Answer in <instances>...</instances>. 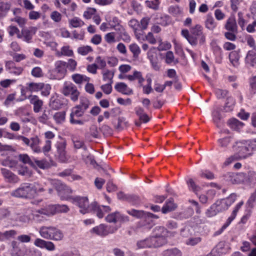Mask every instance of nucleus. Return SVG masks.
Segmentation results:
<instances>
[{"instance_id":"16","label":"nucleus","mask_w":256,"mask_h":256,"mask_svg":"<svg viewBox=\"0 0 256 256\" xmlns=\"http://www.w3.org/2000/svg\"><path fill=\"white\" fill-rule=\"evenodd\" d=\"M66 144L65 141L58 142L56 144L57 152L58 154L59 159L62 162H65L66 160Z\"/></svg>"},{"instance_id":"31","label":"nucleus","mask_w":256,"mask_h":256,"mask_svg":"<svg viewBox=\"0 0 256 256\" xmlns=\"http://www.w3.org/2000/svg\"><path fill=\"white\" fill-rule=\"evenodd\" d=\"M31 188L32 198L39 193L44 191L43 186L38 183L31 184Z\"/></svg>"},{"instance_id":"28","label":"nucleus","mask_w":256,"mask_h":256,"mask_svg":"<svg viewBox=\"0 0 256 256\" xmlns=\"http://www.w3.org/2000/svg\"><path fill=\"white\" fill-rule=\"evenodd\" d=\"M217 26L214 18L211 16H208L205 21V26L210 30H214Z\"/></svg>"},{"instance_id":"59","label":"nucleus","mask_w":256,"mask_h":256,"mask_svg":"<svg viewBox=\"0 0 256 256\" xmlns=\"http://www.w3.org/2000/svg\"><path fill=\"white\" fill-rule=\"evenodd\" d=\"M50 18L55 22H60L62 18V15L58 11L54 10L50 14Z\"/></svg>"},{"instance_id":"26","label":"nucleus","mask_w":256,"mask_h":256,"mask_svg":"<svg viewBox=\"0 0 256 256\" xmlns=\"http://www.w3.org/2000/svg\"><path fill=\"white\" fill-rule=\"evenodd\" d=\"M228 124L232 130H238L242 128L244 124L236 118H232L228 121Z\"/></svg>"},{"instance_id":"53","label":"nucleus","mask_w":256,"mask_h":256,"mask_svg":"<svg viewBox=\"0 0 256 256\" xmlns=\"http://www.w3.org/2000/svg\"><path fill=\"white\" fill-rule=\"evenodd\" d=\"M18 174L20 175L30 177L32 176V172L26 166H22L18 169Z\"/></svg>"},{"instance_id":"3","label":"nucleus","mask_w":256,"mask_h":256,"mask_svg":"<svg viewBox=\"0 0 256 256\" xmlns=\"http://www.w3.org/2000/svg\"><path fill=\"white\" fill-rule=\"evenodd\" d=\"M38 232L40 236L46 240L59 242L64 238L62 230L53 226H42L40 228Z\"/></svg>"},{"instance_id":"21","label":"nucleus","mask_w":256,"mask_h":256,"mask_svg":"<svg viewBox=\"0 0 256 256\" xmlns=\"http://www.w3.org/2000/svg\"><path fill=\"white\" fill-rule=\"evenodd\" d=\"M110 29L118 32L123 31L124 26L120 24L121 21L116 17H113L108 21Z\"/></svg>"},{"instance_id":"47","label":"nucleus","mask_w":256,"mask_h":256,"mask_svg":"<svg viewBox=\"0 0 256 256\" xmlns=\"http://www.w3.org/2000/svg\"><path fill=\"white\" fill-rule=\"evenodd\" d=\"M70 24L73 28L81 27L84 24V22L78 17H74L70 20Z\"/></svg>"},{"instance_id":"12","label":"nucleus","mask_w":256,"mask_h":256,"mask_svg":"<svg viewBox=\"0 0 256 256\" xmlns=\"http://www.w3.org/2000/svg\"><path fill=\"white\" fill-rule=\"evenodd\" d=\"M111 210L112 209L109 206H98L96 202L91 203V212L96 214L100 218L104 217V212H108Z\"/></svg>"},{"instance_id":"55","label":"nucleus","mask_w":256,"mask_h":256,"mask_svg":"<svg viewBox=\"0 0 256 256\" xmlns=\"http://www.w3.org/2000/svg\"><path fill=\"white\" fill-rule=\"evenodd\" d=\"M103 80L104 81L108 80L109 82L112 83V79L114 76V72L108 70H104L102 72Z\"/></svg>"},{"instance_id":"64","label":"nucleus","mask_w":256,"mask_h":256,"mask_svg":"<svg viewBox=\"0 0 256 256\" xmlns=\"http://www.w3.org/2000/svg\"><path fill=\"white\" fill-rule=\"evenodd\" d=\"M92 50V48L88 46H81L78 48V52L80 54L84 56L87 54Z\"/></svg>"},{"instance_id":"10","label":"nucleus","mask_w":256,"mask_h":256,"mask_svg":"<svg viewBox=\"0 0 256 256\" xmlns=\"http://www.w3.org/2000/svg\"><path fill=\"white\" fill-rule=\"evenodd\" d=\"M226 180L232 184H239L244 182L246 178V174L244 172H228L224 176Z\"/></svg>"},{"instance_id":"1","label":"nucleus","mask_w":256,"mask_h":256,"mask_svg":"<svg viewBox=\"0 0 256 256\" xmlns=\"http://www.w3.org/2000/svg\"><path fill=\"white\" fill-rule=\"evenodd\" d=\"M57 190L61 200H69L74 204L78 206L81 214H84L91 212V204H89L87 197L69 196L68 194L72 193L71 190L68 186L63 184H61L58 188Z\"/></svg>"},{"instance_id":"43","label":"nucleus","mask_w":256,"mask_h":256,"mask_svg":"<svg viewBox=\"0 0 256 256\" xmlns=\"http://www.w3.org/2000/svg\"><path fill=\"white\" fill-rule=\"evenodd\" d=\"M54 209V214L56 212H67L69 211L68 207L65 204L52 205Z\"/></svg>"},{"instance_id":"60","label":"nucleus","mask_w":256,"mask_h":256,"mask_svg":"<svg viewBox=\"0 0 256 256\" xmlns=\"http://www.w3.org/2000/svg\"><path fill=\"white\" fill-rule=\"evenodd\" d=\"M50 112L44 110L42 114L38 118V120L42 124H45L49 119Z\"/></svg>"},{"instance_id":"63","label":"nucleus","mask_w":256,"mask_h":256,"mask_svg":"<svg viewBox=\"0 0 256 256\" xmlns=\"http://www.w3.org/2000/svg\"><path fill=\"white\" fill-rule=\"evenodd\" d=\"M73 143L74 148L76 149L82 148L86 150V146H84V142L82 140H78L76 138H74Z\"/></svg>"},{"instance_id":"4","label":"nucleus","mask_w":256,"mask_h":256,"mask_svg":"<svg viewBox=\"0 0 256 256\" xmlns=\"http://www.w3.org/2000/svg\"><path fill=\"white\" fill-rule=\"evenodd\" d=\"M16 139L22 142L26 146H30L31 150L36 153H40L42 152V148L40 146V138L36 136L30 138H28L22 136H17Z\"/></svg>"},{"instance_id":"19","label":"nucleus","mask_w":256,"mask_h":256,"mask_svg":"<svg viewBox=\"0 0 256 256\" xmlns=\"http://www.w3.org/2000/svg\"><path fill=\"white\" fill-rule=\"evenodd\" d=\"M114 88L119 92L125 95H130L133 94L132 88L128 86L124 82H118L114 86Z\"/></svg>"},{"instance_id":"24","label":"nucleus","mask_w":256,"mask_h":256,"mask_svg":"<svg viewBox=\"0 0 256 256\" xmlns=\"http://www.w3.org/2000/svg\"><path fill=\"white\" fill-rule=\"evenodd\" d=\"M176 207L172 198L168 200L162 208V211L163 214H166L174 210Z\"/></svg>"},{"instance_id":"9","label":"nucleus","mask_w":256,"mask_h":256,"mask_svg":"<svg viewBox=\"0 0 256 256\" xmlns=\"http://www.w3.org/2000/svg\"><path fill=\"white\" fill-rule=\"evenodd\" d=\"M105 220L109 223L118 222L121 224L128 222L130 218L128 216L116 211L108 214L105 218Z\"/></svg>"},{"instance_id":"33","label":"nucleus","mask_w":256,"mask_h":256,"mask_svg":"<svg viewBox=\"0 0 256 256\" xmlns=\"http://www.w3.org/2000/svg\"><path fill=\"white\" fill-rule=\"evenodd\" d=\"M246 174V178L244 182L251 185H256V172L254 171H249Z\"/></svg>"},{"instance_id":"41","label":"nucleus","mask_w":256,"mask_h":256,"mask_svg":"<svg viewBox=\"0 0 256 256\" xmlns=\"http://www.w3.org/2000/svg\"><path fill=\"white\" fill-rule=\"evenodd\" d=\"M202 241V238L200 236H190L185 241L186 244L190 246H194Z\"/></svg>"},{"instance_id":"58","label":"nucleus","mask_w":256,"mask_h":256,"mask_svg":"<svg viewBox=\"0 0 256 256\" xmlns=\"http://www.w3.org/2000/svg\"><path fill=\"white\" fill-rule=\"evenodd\" d=\"M187 183L190 190L193 191L196 194L200 190V188L199 186H196L194 181L192 179H190L188 181Z\"/></svg>"},{"instance_id":"38","label":"nucleus","mask_w":256,"mask_h":256,"mask_svg":"<svg viewBox=\"0 0 256 256\" xmlns=\"http://www.w3.org/2000/svg\"><path fill=\"white\" fill-rule=\"evenodd\" d=\"M0 234L1 236V242H3L10 238H14L17 234V232L14 230H10L6 231L4 232H0Z\"/></svg>"},{"instance_id":"54","label":"nucleus","mask_w":256,"mask_h":256,"mask_svg":"<svg viewBox=\"0 0 256 256\" xmlns=\"http://www.w3.org/2000/svg\"><path fill=\"white\" fill-rule=\"evenodd\" d=\"M235 104V100L232 98H228L224 106L226 112H229L232 110Z\"/></svg>"},{"instance_id":"15","label":"nucleus","mask_w":256,"mask_h":256,"mask_svg":"<svg viewBox=\"0 0 256 256\" xmlns=\"http://www.w3.org/2000/svg\"><path fill=\"white\" fill-rule=\"evenodd\" d=\"M36 30L35 27L30 28V30L28 29H23L22 30V34H18V38H22L23 40L30 42L32 38V32L34 34Z\"/></svg>"},{"instance_id":"61","label":"nucleus","mask_w":256,"mask_h":256,"mask_svg":"<svg viewBox=\"0 0 256 256\" xmlns=\"http://www.w3.org/2000/svg\"><path fill=\"white\" fill-rule=\"evenodd\" d=\"M10 6L8 3H3L0 6V17H4L10 10Z\"/></svg>"},{"instance_id":"17","label":"nucleus","mask_w":256,"mask_h":256,"mask_svg":"<svg viewBox=\"0 0 256 256\" xmlns=\"http://www.w3.org/2000/svg\"><path fill=\"white\" fill-rule=\"evenodd\" d=\"M54 214V211L52 205H48L44 208H41L36 210L34 214V216L40 217L41 216H50Z\"/></svg>"},{"instance_id":"48","label":"nucleus","mask_w":256,"mask_h":256,"mask_svg":"<svg viewBox=\"0 0 256 256\" xmlns=\"http://www.w3.org/2000/svg\"><path fill=\"white\" fill-rule=\"evenodd\" d=\"M214 204L216 206L219 212L226 210L228 208L226 202L222 200L216 201Z\"/></svg>"},{"instance_id":"57","label":"nucleus","mask_w":256,"mask_h":256,"mask_svg":"<svg viewBox=\"0 0 256 256\" xmlns=\"http://www.w3.org/2000/svg\"><path fill=\"white\" fill-rule=\"evenodd\" d=\"M96 12V10L95 8H88L84 12L83 16L86 19H90L95 14Z\"/></svg>"},{"instance_id":"30","label":"nucleus","mask_w":256,"mask_h":256,"mask_svg":"<svg viewBox=\"0 0 256 256\" xmlns=\"http://www.w3.org/2000/svg\"><path fill=\"white\" fill-rule=\"evenodd\" d=\"M72 80L77 84H82L84 82H88L90 78L80 74H74L72 76Z\"/></svg>"},{"instance_id":"2","label":"nucleus","mask_w":256,"mask_h":256,"mask_svg":"<svg viewBox=\"0 0 256 256\" xmlns=\"http://www.w3.org/2000/svg\"><path fill=\"white\" fill-rule=\"evenodd\" d=\"M90 105V101L87 98L84 97L80 98V104L72 108L70 118V124L79 125L84 124V121L78 120L77 118L82 117L84 114L86 110L88 108Z\"/></svg>"},{"instance_id":"14","label":"nucleus","mask_w":256,"mask_h":256,"mask_svg":"<svg viewBox=\"0 0 256 256\" xmlns=\"http://www.w3.org/2000/svg\"><path fill=\"white\" fill-rule=\"evenodd\" d=\"M28 99L30 102L34 106L33 110L34 112L38 113L42 110L43 101L38 96L30 95L28 96Z\"/></svg>"},{"instance_id":"27","label":"nucleus","mask_w":256,"mask_h":256,"mask_svg":"<svg viewBox=\"0 0 256 256\" xmlns=\"http://www.w3.org/2000/svg\"><path fill=\"white\" fill-rule=\"evenodd\" d=\"M182 35L186 38L188 42L192 46L197 44V38L190 34L189 32L187 30H182L181 32Z\"/></svg>"},{"instance_id":"36","label":"nucleus","mask_w":256,"mask_h":256,"mask_svg":"<svg viewBox=\"0 0 256 256\" xmlns=\"http://www.w3.org/2000/svg\"><path fill=\"white\" fill-rule=\"evenodd\" d=\"M164 256H182V252L176 248L168 249L163 252Z\"/></svg>"},{"instance_id":"44","label":"nucleus","mask_w":256,"mask_h":256,"mask_svg":"<svg viewBox=\"0 0 256 256\" xmlns=\"http://www.w3.org/2000/svg\"><path fill=\"white\" fill-rule=\"evenodd\" d=\"M232 140V137L226 136L224 138L218 139V142L220 147L223 148H228Z\"/></svg>"},{"instance_id":"18","label":"nucleus","mask_w":256,"mask_h":256,"mask_svg":"<svg viewBox=\"0 0 256 256\" xmlns=\"http://www.w3.org/2000/svg\"><path fill=\"white\" fill-rule=\"evenodd\" d=\"M1 172L4 178L6 179L8 182L17 183L19 181L18 177L10 170L4 168L1 169Z\"/></svg>"},{"instance_id":"46","label":"nucleus","mask_w":256,"mask_h":256,"mask_svg":"<svg viewBox=\"0 0 256 256\" xmlns=\"http://www.w3.org/2000/svg\"><path fill=\"white\" fill-rule=\"evenodd\" d=\"M219 213L218 210L215 205L214 203L212 204L210 207L206 212V214L208 217L210 218L216 216Z\"/></svg>"},{"instance_id":"56","label":"nucleus","mask_w":256,"mask_h":256,"mask_svg":"<svg viewBox=\"0 0 256 256\" xmlns=\"http://www.w3.org/2000/svg\"><path fill=\"white\" fill-rule=\"evenodd\" d=\"M213 120L218 127L220 126L221 116L218 110H214L212 112Z\"/></svg>"},{"instance_id":"40","label":"nucleus","mask_w":256,"mask_h":256,"mask_svg":"<svg viewBox=\"0 0 256 256\" xmlns=\"http://www.w3.org/2000/svg\"><path fill=\"white\" fill-rule=\"evenodd\" d=\"M156 48L155 47L151 48L148 52V58L150 60L152 64H154L156 59Z\"/></svg>"},{"instance_id":"13","label":"nucleus","mask_w":256,"mask_h":256,"mask_svg":"<svg viewBox=\"0 0 256 256\" xmlns=\"http://www.w3.org/2000/svg\"><path fill=\"white\" fill-rule=\"evenodd\" d=\"M34 244L41 248H46L49 251H53L55 250L54 244L51 241H46L40 238H37L34 242Z\"/></svg>"},{"instance_id":"22","label":"nucleus","mask_w":256,"mask_h":256,"mask_svg":"<svg viewBox=\"0 0 256 256\" xmlns=\"http://www.w3.org/2000/svg\"><path fill=\"white\" fill-rule=\"evenodd\" d=\"M44 86L42 82H28L26 84V90L30 92H38L41 90Z\"/></svg>"},{"instance_id":"20","label":"nucleus","mask_w":256,"mask_h":256,"mask_svg":"<svg viewBox=\"0 0 256 256\" xmlns=\"http://www.w3.org/2000/svg\"><path fill=\"white\" fill-rule=\"evenodd\" d=\"M168 232V230L164 226H156L152 230V235L157 238H162L166 240V234Z\"/></svg>"},{"instance_id":"8","label":"nucleus","mask_w":256,"mask_h":256,"mask_svg":"<svg viewBox=\"0 0 256 256\" xmlns=\"http://www.w3.org/2000/svg\"><path fill=\"white\" fill-rule=\"evenodd\" d=\"M118 230L116 226H112L104 224L100 225L93 228L90 232L100 236H105L110 234H113Z\"/></svg>"},{"instance_id":"52","label":"nucleus","mask_w":256,"mask_h":256,"mask_svg":"<svg viewBox=\"0 0 256 256\" xmlns=\"http://www.w3.org/2000/svg\"><path fill=\"white\" fill-rule=\"evenodd\" d=\"M104 38L108 44L114 43L116 42V33L114 32H108L105 34Z\"/></svg>"},{"instance_id":"29","label":"nucleus","mask_w":256,"mask_h":256,"mask_svg":"<svg viewBox=\"0 0 256 256\" xmlns=\"http://www.w3.org/2000/svg\"><path fill=\"white\" fill-rule=\"evenodd\" d=\"M6 69L10 74L18 75L22 72L23 68L19 65H6Z\"/></svg>"},{"instance_id":"23","label":"nucleus","mask_w":256,"mask_h":256,"mask_svg":"<svg viewBox=\"0 0 256 256\" xmlns=\"http://www.w3.org/2000/svg\"><path fill=\"white\" fill-rule=\"evenodd\" d=\"M224 27L228 31L232 32H237L238 26L236 21L233 17H230L227 20Z\"/></svg>"},{"instance_id":"35","label":"nucleus","mask_w":256,"mask_h":256,"mask_svg":"<svg viewBox=\"0 0 256 256\" xmlns=\"http://www.w3.org/2000/svg\"><path fill=\"white\" fill-rule=\"evenodd\" d=\"M193 232L194 230L190 226H185L180 230V236L184 238H188L192 236Z\"/></svg>"},{"instance_id":"34","label":"nucleus","mask_w":256,"mask_h":256,"mask_svg":"<svg viewBox=\"0 0 256 256\" xmlns=\"http://www.w3.org/2000/svg\"><path fill=\"white\" fill-rule=\"evenodd\" d=\"M53 118L57 124H62L65 121L66 112L62 111L56 112L53 116Z\"/></svg>"},{"instance_id":"32","label":"nucleus","mask_w":256,"mask_h":256,"mask_svg":"<svg viewBox=\"0 0 256 256\" xmlns=\"http://www.w3.org/2000/svg\"><path fill=\"white\" fill-rule=\"evenodd\" d=\"M150 241L152 242V248H157L161 246L164 244H166L167 242L166 240H164L162 238H157L156 237L152 235V236H150Z\"/></svg>"},{"instance_id":"51","label":"nucleus","mask_w":256,"mask_h":256,"mask_svg":"<svg viewBox=\"0 0 256 256\" xmlns=\"http://www.w3.org/2000/svg\"><path fill=\"white\" fill-rule=\"evenodd\" d=\"M150 22V18L148 17L143 18L140 21V31H142L147 29Z\"/></svg>"},{"instance_id":"62","label":"nucleus","mask_w":256,"mask_h":256,"mask_svg":"<svg viewBox=\"0 0 256 256\" xmlns=\"http://www.w3.org/2000/svg\"><path fill=\"white\" fill-rule=\"evenodd\" d=\"M129 26L132 28L134 32L140 31V22L136 19H132L128 22Z\"/></svg>"},{"instance_id":"37","label":"nucleus","mask_w":256,"mask_h":256,"mask_svg":"<svg viewBox=\"0 0 256 256\" xmlns=\"http://www.w3.org/2000/svg\"><path fill=\"white\" fill-rule=\"evenodd\" d=\"M152 242L150 236L142 240H138L137 242V246L139 248H152Z\"/></svg>"},{"instance_id":"45","label":"nucleus","mask_w":256,"mask_h":256,"mask_svg":"<svg viewBox=\"0 0 256 256\" xmlns=\"http://www.w3.org/2000/svg\"><path fill=\"white\" fill-rule=\"evenodd\" d=\"M129 48L134 58H138L141 52L140 46L136 43L130 44Z\"/></svg>"},{"instance_id":"39","label":"nucleus","mask_w":256,"mask_h":256,"mask_svg":"<svg viewBox=\"0 0 256 256\" xmlns=\"http://www.w3.org/2000/svg\"><path fill=\"white\" fill-rule=\"evenodd\" d=\"M158 46L156 48V50L159 51L166 50L170 49L172 47L170 43L168 41L162 42L160 38L158 39Z\"/></svg>"},{"instance_id":"50","label":"nucleus","mask_w":256,"mask_h":256,"mask_svg":"<svg viewBox=\"0 0 256 256\" xmlns=\"http://www.w3.org/2000/svg\"><path fill=\"white\" fill-rule=\"evenodd\" d=\"M126 212L129 214L137 218H141L145 215L144 211L136 210L134 209L128 210Z\"/></svg>"},{"instance_id":"42","label":"nucleus","mask_w":256,"mask_h":256,"mask_svg":"<svg viewBox=\"0 0 256 256\" xmlns=\"http://www.w3.org/2000/svg\"><path fill=\"white\" fill-rule=\"evenodd\" d=\"M250 84L248 96L252 97L256 93V76L250 79Z\"/></svg>"},{"instance_id":"5","label":"nucleus","mask_w":256,"mask_h":256,"mask_svg":"<svg viewBox=\"0 0 256 256\" xmlns=\"http://www.w3.org/2000/svg\"><path fill=\"white\" fill-rule=\"evenodd\" d=\"M232 148L233 151L240 158H246L250 155L252 152L248 140L236 142L234 144L232 145Z\"/></svg>"},{"instance_id":"25","label":"nucleus","mask_w":256,"mask_h":256,"mask_svg":"<svg viewBox=\"0 0 256 256\" xmlns=\"http://www.w3.org/2000/svg\"><path fill=\"white\" fill-rule=\"evenodd\" d=\"M60 98L58 96H52L50 102V106L54 110H58L61 108L62 106Z\"/></svg>"},{"instance_id":"11","label":"nucleus","mask_w":256,"mask_h":256,"mask_svg":"<svg viewBox=\"0 0 256 256\" xmlns=\"http://www.w3.org/2000/svg\"><path fill=\"white\" fill-rule=\"evenodd\" d=\"M202 30V27L200 24H196L190 28L191 36L196 38L197 42L198 41L200 44H204L206 40V36L203 33Z\"/></svg>"},{"instance_id":"6","label":"nucleus","mask_w":256,"mask_h":256,"mask_svg":"<svg viewBox=\"0 0 256 256\" xmlns=\"http://www.w3.org/2000/svg\"><path fill=\"white\" fill-rule=\"evenodd\" d=\"M10 196L17 198H32L31 184L26 182L21 184L18 188L10 192Z\"/></svg>"},{"instance_id":"49","label":"nucleus","mask_w":256,"mask_h":256,"mask_svg":"<svg viewBox=\"0 0 256 256\" xmlns=\"http://www.w3.org/2000/svg\"><path fill=\"white\" fill-rule=\"evenodd\" d=\"M19 160L20 161L24 164H27L30 165L31 166H34V164L32 162L28 156L26 154H21L19 155Z\"/></svg>"},{"instance_id":"7","label":"nucleus","mask_w":256,"mask_h":256,"mask_svg":"<svg viewBox=\"0 0 256 256\" xmlns=\"http://www.w3.org/2000/svg\"><path fill=\"white\" fill-rule=\"evenodd\" d=\"M62 92L64 96H69L74 102L78 100L80 94L76 86L70 82H66L64 84Z\"/></svg>"}]
</instances>
